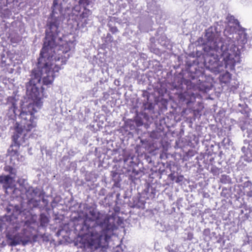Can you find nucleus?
I'll use <instances>...</instances> for the list:
<instances>
[{"mask_svg":"<svg viewBox=\"0 0 252 252\" xmlns=\"http://www.w3.org/2000/svg\"><path fill=\"white\" fill-rule=\"evenodd\" d=\"M59 65L58 64H55L53 70L49 71L48 68L44 66L40 62L39 68L37 67L32 70L31 79L26 84V89L27 94L33 100V102L22 108L19 114L20 124L16 127L15 132L12 136L13 143L9 148L10 149H18L25 142L26 134L23 133L24 130L29 131L36 126L37 119L34 114L42 106V102L41 99L44 96L43 91L45 88L41 86V79H42L43 86L49 87L54 80V73L61 69Z\"/></svg>","mask_w":252,"mask_h":252,"instance_id":"nucleus-1","label":"nucleus"},{"mask_svg":"<svg viewBox=\"0 0 252 252\" xmlns=\"http://www.w3.org/2000/svg\"><path fill=\"white\" fill-rule=\"evenodd\" d=\"M236 38L238 46L230 39L222 40L220 34L208 29L206 32V41L203 45L204 64L206 69L218 74L225 69H234L236 63L240 62V49L247 42L245 29L241 27L235 29Z\"/></svg>","mask_w":252,"mask_h":252,"instance_id":"nucleus-2","label":"nucleus"},{"mask_svg":"<svg viewBox=\"0 0 252 252\" xmlns=\"http://www.w3.org/2000/svg\"><path fill=\"white\" fill-rule=\"evenodd\" d=\"M54 0L52 7V17L48 28L46 30V36L38 59L37 68L39 62L47 67L49 71L53 70L55 64L61 65L65 64L69 57L67 53L74 48L75 39L71 34L59 37L60 25L62 21V6L59 1Z\"/></svg>","mask_w":252,"mask_h":252,"instance_id":"nucleus-3","label":"nucleus"},{"mask_svg":"<svg viewBox=\"0 0 252 252\" xmlns=\"http://www.w3.org/2000/svg\"><path fill=\"white\" fill-rule=\"evenodd\" d=\"M117 229L114 217L93 209L86 215L82 229L85 230V247L91 252L105 247Z\"/></svg>","mask_w":252,"mask_h":252,"instance_id":"nucleus-4","label":"nucleus"},{"mask_svg":"<svg viewBox=\"0 0 252 252\" xmlns=\"http://www.w3.org/2000/svg\"><path fill=\"white\" fill-rule=\"evenodd\" d=\"M17 101L18 99L15 96H9L7 98L6 105L8 108L7 115L11 119H14L19 112L17 106Z\"/></svg>","mask_w":252,"mask_h":252,"instance_id":"nucleus-5","label":"nucleus"},{"mask_svg":"<svg viewBox=\"0 0 252 252\" xmlns=\"http://www.w3.org/2000/svg\"><path fill=\"white\" fill-rule=\"evenodd\" d=\"M11 59L8 57V54L2 50L0 52V67H3L9 65L11 63Z\"/></svg>","mask_w":252,"mask_h":252,"instance_id":"nucleus-6","label":"nucleus"},{"mask_svg":"<svg viewBox=\"0 0 252 252\" xmlns=\"http://www.w3.org/2000/svg\"><path fill=\"white\" fill-rule=\"evenodd\" d=\"M8 151L11 157V159H16L19 162H23L25 160V157L18 153V149L17 148L11 149L9 148Z\"/></svg>","mask_w":252,"mask_h":252,"instance_id":"nucleus-7","label":"nucleus"},{"mask_svg":"<svg viewBox=\"0 0 252 252\" xmlns=\"http://www.w3.org/2000/svg\"><path fill=\"white\" fill-rule=\"evenodd\" d=\"M92 12L90 10L84 7L83 11L79 16V19L82 23L83 25L85 26L88 23V21L89 20L88 18L92 15Z\"/></svg>","mask_w":252,"mask_h":252,"instance_id":"nucleus-8","label":"nucleus"},{"mask_svg":"<svg viewBox=\"0 0 252 252\" xmlns=\"http://www.w3.org/2000/svg\"><path fill=\"white\" fill-rule=\"evenodd\" d=\"M227 20L229 24H232L233 25H229L231 28L234 27V30L237 28H240L241 26L240 25L239 21L235 19L234 17L231 15H228L227 17Z\"/></svg>","mask_w":252,"mask_h":252,"instance_id":"nucleus-9","label":"nucleus"},{"mask_svg":"<svg viewBox=\"0 0 252 252\" xmlns=\"http://www.w3.org/2000/svg\"><path fill=\"white\" fill-rule=\"evenodd\" d=\"M37 191L32 187H30L26 189V194L29 202H31L33 198L37 194Z\"/></svg>","mask_w":252,"mask_h":252,"instance_id":"nucleus-10","label":"nucleus"},{"mask_svg":"<svg viewBox=\"0 0 252 252\" xmlns=\"http://www.w3.org/2000/svg\"><path fill=\"white\" fill-rule=\"evenodd\" d=\"M231 79V74L228 70L226 72L220 76V80L221 83L226 84L228 83Z\"/></svg>","mask_w":252,"mask_h":252,"instance_id":"nucleus-11","label":"nucleus"},{"mask_svg":"<svg viewBox=\"0 0 252 252\" xmlns=\"http://www.w3.org/2000/svg\"><path fill=\"white\" fill-rule=\"evenodd\" d=\"M9 38H10V41L13 43H17L20 42L21 40V37L17 33H12L11 34Z\"/></svg>","mask_w":252,"mask_h":252,"instance_id":"nucleus-12","label":"nucleus"},{"mask_svg":"<svg viewBox=\"0 0 252 252\" xmlns=\"http://www.w3.org/2000/svg\"><path fill=\"white\" fill-rule=\"evenodd\" d=\"M198 88L202 92H206L210 90L209 86L204 82H200L198 84Z\"/></svg>","mask_w":252,"mask_h":252,"instance_id":"nucleus-13","label":"nucleus"},{"mask_svg":"<svg viewBox=\"0 0 252 252\" xmlns=\"http://www.w3.org/2000/svg\"><path fill=\"white\" fill-rule=\"evenodd\" d=\"M48 218L43 214L40 215V225L42 226H46L49 222Z\"/></svg>","mask_w":252,"mask_h":252,"instance_id":"nucleus-14","label":"nucleus"},{"mask_svg":"<svg viewBox=\"0 0 252 252\" xmlns=\"http://www.w3.org/2000/svg\"><path fill=\"white\" fill-rule=\"evenodd\" d=\"M220 182L224 184H229L231 183V178L226 175H222L220 178Z\"/></svg>","mask_w":252,"mask_h":252,"instance_id":"nucleus-15","label":"nucleus"},{"mask_svg":"<svg viewBox=\"0 0 252 252\" xmlns=\"http://www.w3.org/2000/svg\"><path fill=\"white\" fill-rule=\"evenodd\" d=\"M94 0H79V3L80 5L84 7H86L91 5Z\"/></svg>","mask_w":252,"mask_h":252,"instance_id":"nucleus-16","label":"nucleus"},{"mask_svg":"<svg viewBox=\"0 0 252 252\" xmlns=\"http://www.w3.org/2000/svg\"><path fill=\"white\" fill-rule=\"evenodd\" d=\"M0 11L1 16L4 18H8L12 14L11 11L8 8H4Z\"/></svg>","mask_w":252,"mask_h":252,"instance_id":"nucleus-17","label":"nucleus"},{"mask_svg":"<svg viewBox=\"0 0 252 252\" xmlns=\"http://www.w3.org/2000/svg\"><path fill=\"white\" fill-rule=\"evenodd\" d=\"M11 178L9 175L0 176V183L7 184Z\"/></svg>","mask_w":252,"mask_h":252,"instance_id":"nucleus-18","label":"nucleus"},{"mask_svg":"<svg viewBox=\"0 0 252 252\" xmlns=\"http://www.w3.org/2000/svg\"><path fill=\"white\" fill-rule=\"evenodd\" d=\"M4 170L6 172H9L11 175H15L16 170L10 166L6 165L4 167Z\"/></svg>","mask_w":252,"mask_h":252,"instance_id":"nucleus-19","label":"nucleus"},{"mask_svg":"<svg viewBox=\"0 0 252 252\" xmlns=\"http://www.w3.org/2000/svg\"><path fill=\"white\" fill-rule=\"evenodd\" d=\"M7 0H0V10L5 8L7 6Z\"/></svg>","mask_w":252,"mask_h":252,"instance_id":"nucleus-20","label":"nucleus"},{"mask_svg":"<svg viewBox=\"0 0 252 252\" xmlns=\"http://www.w3.org/2000/svg\"><path fill=\"white\" fill-rule=\"evenodd\" d=\"M240 212H241V214H244L245 215V218L246 219H248L249 218V213L250 212L249 210L245 209V210H244L243 209H242L240 211Z\"/></svg>","mask_w":252,"mask_h":252,"instance_id":"nucleus-21","label":"nucleus"},{"mask_svg":"<svg viewBox=\"0 0 252 252\" xmlns=\"http://www.w3.org/2000/svg\"><path fill=\"white\" fill-rule=\"evenodd\" d=\"M252 186V183L251 181L245 182L243 184V187L245 188H250Z\"/></svg>","mask_w":252,"mask_h":252,"instance_id":"nucleus-22","label":"nucleus"},{"mask_svg":"<svg viewBox=\"0 0 252 252\" xmlns=\"http://www.w3.org/2000/svg\"><path fill=\"white\" fill-rule=\"evenodd\" d=\"M110 31L112 33H115L116 32H119V30L116 27H110Z\"/></svg>","mask_w":252,"mask_h":252,"instance_id":"nucleus-23","label":"nucleus"},{"mask_svg":"<svg viewBox=\"0 0 252 252\" xmlns=\"http://www.w3.org/2000/svg\"><path fill=\"white\" fill-rule=\"evenodd\" d=\"M183 178H184L183 176H179L176 178L175 182L177 183L181 182H182V181L183 180Z\"/></svg>","mask_w":252,"mask_h":252,"instance_id":"nucleus-24","label":"nucleus"},{"mask_svg":"<svg viewBox=\"0 0 252 252\" xmlns=\"http://www.w3.org/2000/svg\"><path fill=\"white\" fill-rule=\"evenodd\" d=\"M19 243L17 242H16L14 240L12 241L11 242V245L12 246H15L17 245Z\"/></svg>","mask_w":252,"mask_h":252,"instance_id":"nucleus-25","label":"nucleus"},{"mask_svg":"<svg viewBox=\"0 0 252 252\" xmlns=\"http://www.w3.org/2000/svg\"><path fill=\"white\" fill-rule=\"evenodd\" d=\"M247 195L249 197H252V189L247 192Z\"/></svg>","mask_w":252,"mask_h":252,"instance_id":"nucleus-26","label":"nucleus"},{"mask_svg":"<svg viewBox=\"0 0 252 252\" xmlns=\"http://www.w3.org/2000/svg\"><path fill=\"white\" fill-rule=\"evenodd\" d=\"M148 97H149L148 96H147V101L148 100V99H149Z\"/></svg>","mask_w":252,"mask_h":252,"instance_id":"nucleus-27","label":"nucleus"},{"mask_svg":"<svg viewBox=\"0 0 252 252\" xmlns=\"http://www.w3.org/2000/svg\"><path fill=\"white\" fill-rule=\"evenodd\" d=\"M190 101L187 102V103H189Z\"/></svg>","mask_w":252,"mask_h":252,"instance_id":"nucleus-28","label":"nucleus"}]
</instances>
